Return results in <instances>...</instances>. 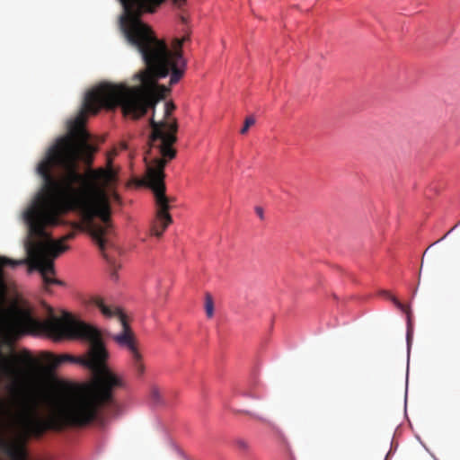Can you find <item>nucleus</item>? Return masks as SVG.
<instances>
[{
	"instance_id": "1",
	"label": "nucleus",
	"mask_w": 460,
	"mask_h": 460,
	"mask_svg": "<svg viewBox=\"0 0 460 460\" xmlns=\"http://www.w3.org/2000/svg\"><path fill=\"white\" fill-rule=\"evenodd\" d=\"M41 308L42 315H38L31 305V335L82 341L89 348L82 358L31 352V438L48 429L86 426L102 411L118 415L121 405L116 393L126 384L107 365L102 332L67 311L58 317L46 303L41 302Z\"/></svg>"
},
{
	"instance_id": "2",
	"label": "nucleus",
	"mask_w": 460,
	"mask_h": 460,
	"mask_svg": "<svg viewBox=\"0 0 460 460\" xmlns=\"http://www.w3.org/2000/svg\"><path fill=\"white\" fill-rule=\"evenodd\" d=\"M88 115L93 114L86 111L84 101L78 115L68 123L69 137L58 140L37 167L43 186L38 201L31 200V273L39 275L46 293H51L54 285H66L57 279L55 261L68 250L65 242L75 236V233H69L55 240L48 227L61 225V216L77 211L102 252L112 227L107 189L116 181L117 175L111 160H108L107 168L78 171V162L90 166L95 152L84 128Z\"/></svg>"
},
{
	"instance_id": "3",
	"label": "nucleus",
	"mask_w": 460,
	"mask_h": 460,
	"mask_svg": "<svg viewBox=\"0 0 460 460\" xmlns=\"http://www.w3.org/2000/svg\"><path fill=\"white\" fill-rule=\"evenodd\" d=\"M119 1L123 9L119 28L127 43L137 51L145 64L133 77L139 84L101 83L86 93L84 107L93 114L102 109L112 111L120 107L125 116L138 119L149 108L155 109L156 103L171 92L169 87L158 84L160 79L171 75L170 84L172 85L183 76L187 61L183 58L182 45L189 37L174 39L170 49L164 40L157 38L152 27L141 20L144 13H155L165 0ZM172 3L181 7L185 0H172Z\"/></svg>"
},
{
	"instance_id": "4",
	"label": "nucleus",
	"mask_w": 460,
	"mask_h": 460,
	"mask_svg": "<svg viewBox=\"0 0 460 460\" xmlns=\"http://www.w3.org/2000/svg\"><path fill=\"white\" fill-rule=\"evenodd\" d=\"M174 110L175 105L172 102H167L164 120L157 122L154 118L150 119L151 133L147 140L148 149L144 158L146 166L153 164L157 159H163L167 163L176 156V150L172 145L177 141L178 124L176 119L171 118Z\"/></svg>"
},
{
	"instance_id": "5",
	"label": "nucleus",
	"mask_w": 460,
	"mask_h": 460,
	"mask_svg": "<svg viewBox=\"0 0 460 460\" xmlns=\"http://www.w3.org/2000/svg\"><path fill=\"white\" fill-rule=\"evenodd\" d=\"M166 161L163 159L155 160L153 164H147L144 184L150 188L155 198L156 214L151 224V234L161 237L167 227L172 223V216L169 213V199L165 195L164 168Z\"/></svg>"
},
{
	"instance_id": "6",
	"label": "nucleus",
	"mask_w": 460,
	"mask_h": 460,
	"mask_svg": "<svg viewBox=\"0 0 460 460\" xmlns=\"http://www.w3.org/2000/svg\"><path fill=\"white\" fill-rule=\"evenodd\" d=\"M91 304L97 307L106 318L116 317L122 326V332L113 337V340L121 347L126 348L130 355L131 364L138 375L145 372L142 354L137 349L135 336L127 321V316L119 307H113L105 304L102 297H93Z\"/></svg>"
},
{
	"instance_id": "7",
	"label": "nucleus",
	"mask_w": 460,
	"mask_h": 460,
	"mask_svg": "<svg viewBox=\"0 0 460 460\" xmlns=\"http://www.w3.org/2000/svg\"><path fill=\"white\" fill-rule=\"evenodd\" d=\"M21 220L25 226V235L23 237L24 258L22 260H11L0 257V279L5 288V298L8 300H11V298L16 295H21L17 291L15 286L5 279L3 268L7 266L14 268L21 264H26L29 266V204L23 208L21 215Z\"/></svg>"
},
{
	"instance_id": "8",
	"label": "nucleus",
	"mask_w": 460,
	"mask_h": 460,
	"mask_svg": "<svg viewBox=\"0 0 460 460\" xmlns=\"http://www.w3.org/2000/svg\"><path fill=\"white\" fill-rule=\"evenodd\" d=\"M23 435L29 438V352L23 353Z\"/></svg>"
},
{
	"instance_id": "9",
	"label": "nucleus",
	"mask_w": 460,
	"mask_h": 460,
	"mask_svg": "<svg viewBox=\"0 0 460 460\" xmlns=\"http://www.w3.org/2000/svg\"><path fill=\"white\" fill-rule=\"evenodd\" d=\"M247 413L249 415H251L252 418H254V419H256L258 420H261V421L268 424L270 427V429H272V431L277 435V437L280 440H282L283 442L286 441V438H285L283 432L278 427H276L272 422H270V420H266V419H264V418H262V417H261L259 415H256L254 413L248 412V411H247Z\"/></svg>"
},
{
	"instance_id": "10",
	"label": "nucleus",
	"mask_w": 460,
	"mask_h": 460,
	"mask_svg": "<svg viewBox=\"0 0 460 460\" xmlns=\"http://www.w3.org/2000/svg\"><path fill=\"white\" fill-rule=\"evenodd\" d=\"M205 311L206 314L208 318L213 317L214 315V301L213 297L209 293H207L205 296Z\"/></svg>"
},
{
	"instance_id": "11",
	"label": "nucleus",
	"mask_w": 460,
	"mask_h": 460,
	"mask_svg": "<svg viewBox=\"0 0 460 460\" xmlns=\"http://www.w3.org/2000/svg\"><path fill=\"white\" fill-rule=\"evenodd\" d=\"M150 398L155 404H159L162 402V394L158 387L153 386L151 388Z\"/></svg>"
},
{
	"instance_id": "12",
	"label": "nucleus",
	"mask_w": 460,
	"mask_h": 460,
	"mask_svg": "<svg viewBox=\"0 0 460 460\" xmlns=\"http://www.w3.org/2000/svg\"><path fill=\"white\" fill-rule=\"evenodd\" d=\"M10 413V409L8 403L0 399V420H4Z\"/></svg>"
},
{
	"instance_id": "13",
	"label": "nucleus",
	"mask_w": 460,
	"mask_h": 460,
	"mask_svg": "<svg viewBox=\"0 0 460 460\" xmlns=\"http://www.w3.org/2000/svg\"><path fill=\"white\" fill-rule=\"evenodd\" d=\"M387 296L393 301V303L399 308L401 309L402 312L406 313L408 314V318H410L409 316V307L407 305H404L403 304H402L395 296L390 295L387 293Z\"/></svg>"
},
{
	"instance_id": "14",
	"label": "nucleus",
	"mask_w": 460,
	"mask_h": 460,
	"mask_svg": "<svg viewBox=\"0 0 460 460\" xmlns=\"http://www.w3.org/2000/svg\"><path fill=\"white\" fill-rule=\"evenodd\" d=\"M255 124V119L253 117H247L244 120V125L241 128L240 133L244 135L248 132L250 127Z\"/></svg>"
},
{
	"instance_id": "15",
	"label": "nucleus",
	"mask_w": 460,
	"mask_h": 460,
	"mask_svg": "<svg viewBox=\"0 0 460 460\" xmlns=\"http://www.w3.org/2000/svg\"><path fill=\"white\" fill-rule=\"evenodd\" d=\"M235 445H236L237 448L243 453L248 452L250 450V445L244 439H241V438L236 439Z\"/></svg>"
},
{
	"instance_id": "16",
	"label": "nucleus",
	"mask_w": 460,
	"mask_h": 460,
	"mask_svg": "<svg viewBox=\"0 0 460 460\" xmlns=\"http://www.w3.org/2000/svg\"><path fill=\"white\" fill-rule=\"evenodd\" d=\"M255 212H256L257 216L260 217L261 220L264 219L263 209L261 207H256L255 208Z\"/></svg>"
},
{
	"instance_id": "17",
	"label": "nucleus",
	"mask_w": 460,
	"mask_h": 460,
	"mask_svg": "<svg viewBox=\"0 0 460 460\" xmlns=\"http://www.w3.org/2000/svg\"><path fill=\"white\" fill-rule=\"evenodd\" d=\"M31 460H51L49 456H33L31 454Z\"/></svg>"
},
{
	"instance_id": "18",
	"label": "nucleus",
	"mask_w": 460,
	"mask_h": 460,
	"mask_svg": "<svg viewBox=\"0 0 460 460\" xmlns=\"http://www.w3.org/2000/svg\"><path fill=\"white\" fill-rule=\"evenodd\" d=\"M411 328L410 326H408V332H407V341H408V344L410 343V340H411Z\"/></svg>"
},
{
	"instance_id": "19",
	"label": "nucleus",
	"mask_w": 460,
	"mask_h": 460,
	"mask_svg": "<svg viewBox=\"0 0 460 460\" xmlns=\"http://www.w3.org/2000/svg\"><path fill=\"white\" fill-rule=\"evenodd\" d=\"M113 196H114V199H119V196L116 193H114Z\"/></svg>"
},
{
	"instance_id": "20",
	"label": "nucleus",
	"mask_w": 460,
	"mask_h": 460,
	"mask_svg": "<svg viewBox=\"0 0 460 460\" xmlns=\"http://www.w3.org/2000/svg\"><path fill=\"white\" fill-rule=\"evenodd\" d=\"M448 234H449V233H447V234L443 235V237L441 238V240H442V239H444V238H446V236H447Z\"/></svg>"
}]
</instances>
